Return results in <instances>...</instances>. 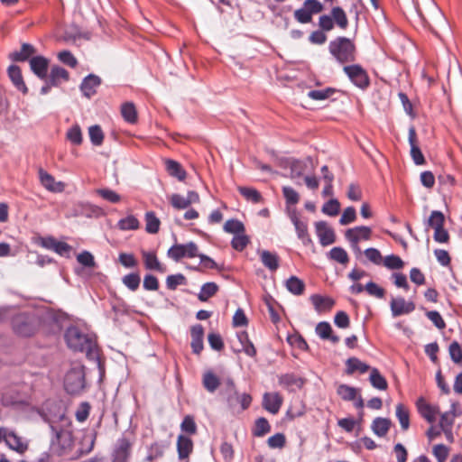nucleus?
<instances>
[{"mask_svg": "<svg viewBox=\"0 0 462 462\" xmlns=\"http://www.w3.org/2000/svg\"><path fill=\"white\" fill-rule=\"evenodd\" d=\"M49 317L50 313L42 310L31 313H19L13 318V328L19 336L30 337Z\"/></svg>", "mask_w": 462, "mask_h": 462, "instance_id": "nucleus-1", "label": "nucleus"}, {"mask_svg": "<svg viewBox=\"0 0 462 462\" xmlns=\"http://www.w3.org/2000/svg\"><path fill=\"white\" fill-rule=\"evenodd\" d=\"M68 346L74 351L85 352L88 356H96V341L93 336L81 332L76 327H70L65 333Z\"/></svg>", "mask_w": 462, "mask_h": 462, "instance_id": "nucleus-2", "label": "nucleus"}, {"mask_svg": "<svg viewBox=\"0 0 462 462\" xmlns=\"http://www.w3.org/2000/svg\"><path fill=\"white\" fill-rule=\"evenodd\" d=\"M328 50L339 63L353 62L356 60V45L349 38L337 37L329 42Z\"/></svg>", "mask_w": 462, "mask_h": 462, "instance_id": "nucleus-3", "label": "nucleus"}, {"mask_svg": "<svg viewBox=\"0 0 462 462\" xmlns=\"http://www.w3.org/2000/svg\"><path fill=\"white\" fill-rule=\"evenodd\" d=\"M51 430L55 432V439H52L51 448L59 456L68 455L73 447L72 432L69 429L57 430L51 426Z\"/></svg>", "mask_w": 462, "mask_h": 462, "instance_id": "nucleus-4", "label": "nucleus"}, {"mask_svg": "<svg viewBox=\"0 0 462 462\" xmlns=\"http://www.w3.org/2000/svg\"><path fill=\"white\" fill-rule=\"evenodd\" d=\"M85 386V373L83 366H73L65 375L64 388L70 394L79 393Z\"/></svg>", "mask_w": 462, "mask_h": 462, "instance_id": "nucleus-5", "label": "nucleus"}, {"mask_svg": "<svg viewBox=\"0 0 462 462\" xmlns=\"http://www.w3.org/2000/svg\"><path fill=\"white\" fill-rule=\"evenodd\" d=\"M198 246L194 242L175 244L167 252V256L175 262L184 257L194 258L198 255Z\"/></svg>", "mask_w": 462, "mask_h": 462, "instance_id": "nucleus-6", "label": "nucleus"}, {"mask_svg": "<svg viewBox=\"0 0 462 462\" xmlns=\"http://www.w3.org/2000/svg\"><path fill=\"white\" fill-rule=\"evenodd\" d=\"M344 72L350 81L361 89H365L370 84L367 72L358 64L345 66Z\"/></svg>", "mask_w": 462, "mask_h": 462, "instance_id": "nucleus-7", "label": "nucleus"}, {"mask_svg": "<svg viewBox=\"0 0 462 462\" xmlns=\"http://www.w3.org/2000/svg\"><path fill=\"white\" fill-rule=\"evenodd\" d=\"M372 230L365 226H360L354 228L347 229L346 232V238L356 249L360 250L357 246L361 240H369L371 238Z\"/></svg>", "mask_w": 462, "mask_h": 462, "instance_id": "nucleus-8", "label": "nucleus"}, {"mask_svg": "<svg viewBox=\"0 0 462 462\" xmlns=\"http://www.w3.org/2000/svg\"><path fill=\"white\" fill-rule=\"evenodd\" d=\"M316 234L322 246H328L335 243L336 235L334 230L325 221L315 223Z\"/></svg>", "mask_w": 462, "mask_h": 462, "instance_id": "nucleus-9", "label": "nucleus"}, {"mask_svg": "<svg viewBox=\"0 0 462 462\" xmlns=\"http://www.w3.org/2000/svg\"><path fill=\"white\" fill-rule=\"evenodd\" d=\"M171 206L176 209L188 208L191 204L199 202V196L196 191L190 190L188 192L187 197L180 194H172L170 197Z\"/></svg>", "mask_w": 462, "mask_h": 462, "instance_id": "nucleus-10", "label": "nucleus"}, {"mask_svg": "<svg viewBox=\"0 0 462 462\" xmlns=\"http://www.w3.org/2000/svg\"><path fill=\"white\" fill-rule=\"evenodd\" d=\"M390 308L393 317L396 318L411 313L415 310V304L402 297H396L392 299Z\"/></svg>", "mask_w": 462, "mask_h": 462, "instance_id": "nucleus-11", "label": "nucleus"}, {"mask_svg": "<svg viewBox=\"0 0 462 462\" xmlns=\"http://www.w3.org/2000/svg\"><path fill=\"white\" fill-rule=\"evenodd\" d=\"M408 140L411 146V157L413 162L416 165H423L426 162L425 158L420 148L419 147L416 131L413 126L409 128Z\"/></svg>", "mask_w": 462, "mask_h": 462, "instance_id": "nucleus-12", "label": "nucleus"}, {"mask_svg": "<svg viewBox=\"0 0 462 462\" xmlns=\"http://www.w3.org/2000/svg\"><path fill=\"white\" fill-rule=\"evenodd\" d=\"M417 409L419 413L430 423L436 420L438 414L439 413V408L437 405H431L428 403L424 398L420 397L418 399Z\"/></svg>", "mask_w": 462, "mask_h": 462, "instance_id": "nucleus-13", "label": "nucleus"}, {"mask_svg": "<svg viewBox=\"0 0 462 462\" xmlns=\"http://www.w3.org/2000/svg\"><path fill=\"white\" fill-rule=\"evenodd\" d=\"M32 71L41 79H46L49 60L43 56H34L29 60Z\"/></svg>", "mask_w": 462, "mask_h": 462, "instance_id": "nucleus-14", "label": "nucleus"}, {"mask_svg": "<svg viewBox=\"0 0 462 462\" xmlns=\"http://www.w3.org/2000/svg\"><path fill=\"white\" fill-rule=\"evenodd\" d=\"M282 404V397L278 393H265L263 397V408L271 412L276 414L280 411Z\"/></svg>", "mask_w": 462, "mask_h": 462, "instance_id": "nucleus-15", "label": "nucleus"}, {"mask_svg": "<svg viewBox=\"0 0 462 462\" xmlns=\"http://www.w3.org/2000/svg\"><path fill=\"white\" fill-rule=\"evenodd\" d=\"M290 218L295 226L298 238L301 240L304 245H311L312 240L309 235L307 224L300 220L296 212H292L290 215Z\"/></svg>", "mask_w": 462, "mask_h": 462, "instance_id": "nucleus-16", "label": "nucleus"}, {"mask_svg": "<svg viewBox=\"0 0 462 462\" xmlns=\"http://www.w3.org/2000/svg\"><path fill=\"white\" fill-rule=\"evenodd\" d=\"M39 177L42 185L51 192H62L65 184L61 181H56L54 177L43 170L39 171Z\"/></svg>", "mask_w": 462, "mask_h": 462, "instance_id": "nucleus-17", "label": "nucleus"}, {"mask_svg": "<svg viewBox=\"0 0 462 462\" xmlns=\"http://www.w3.org/2000/svg\"><path fill=\"white\" fill-rule=\"evenodd\" d=\"M131 446L127 439L122 438L118 439L114 450V462H128Z\"/></svg>", "mask_w": 462, "mask_h": 462, "instance_id": "nucleus-18", "label": "nucleus"}, {"mask_svg": "<svg viewBox=\"0 0 462 462\" xmlns=\"http://www.w3.org/2000/svg\"><path fill=\"white\" fill-rule=\"evenodd\" d=\"M100 84L101 79L99 77L94 74H89L83 79L80 85V90L86 97L89 98L96 94L97 88Z\"/></svg>", "mask_w": 462, "mask_h": 462, "instance_id": "nucleus-19", "label": "nucleus"}, {"mask_svg": "<svg viewBox=\"0 0 462 462\" xmlns=\"http://www.w3.org/2000/svg\"><path fill=\"white\" fill-rule=\"evenodd\" d=\"M279 383L289 391L294 392L303 386L304 381L293 374H285L279 376Z\"/></svg>", "mask_w": 462, "mask_h": 462, "instance_id": "nucleus-20", "label": "nucleus"}, {"mask_svg": "<svg viewBox=\"0 0 462 462\" xmlns=\"http://www.w3.org/2000/svg\"><path fill=\"white\" fill-rule=\"evenodd\" d=\"M36 49L30 43H23L20 51L11 52L8 57L11 60L16 62H23L27 60L30 57H34Z\"/></svg>", "mask_w": 462, "mask_h": 462, "instance_id": "nucleus-21", "label": "nucleus"}, {"mask_svg": "<svg viewBox=\"0 0 462 462\" xmlns=\"http://www.w3.org/2000/svg\"><path fill=\"white\" fill-rule=\"evenodd\" d=\"M191 347L193 353L199 355L203 349L204 328L201 325H195L191 328Z\"/></svg>", "mask_w": 462, "mask_h": 462, "instance_id": "nucleus-22", "label": "nucleus"}, {"mask_svg": "<svg viewBox=\"0 0 462 462\" xmlns=\"http://www.w3.org/2000/svg\"><path fill=\"white\" fill-rule=\"evenodd\" d=\"M262 263L271 272H275L280 265V258L276 253L267 250L259 251Z\"/></svg>", "mask_w": 462, "mask_h": 462, "instance_id": "nucleus-23", "label": "nucleus"}, {"mask_svg": "<svg viewBox=\"0 0 462 462\" xmlns=\"http://www.w3.org/2000/svg\"><path fill=\"white\" fill-rule=\"evenodd\" d=\"M8 76L18 90L22 91L23 94L27 93L28 88L23 81L21 69L18 66L11 65L8 68Z\"/></svg>", "mask_w": 462, "mask_h": 462, "instance_id": "nucleus-24", "label": "nucleus"}, {"mask_svg": "<svg viewBox=\"0 0 462 462\" xmlns=\"http://www.w3.org/2000/svg\"><path fill=\"white\" fill-rule=\"evenodd\" d=\"M391 425L389 419L377 417L373 420L371 430L377 437L383 438L388 433Z\"/></svg>", "mask_w": 462, "mask_h": 462, "instance_id": "nucleus-25", "label": "nucleus"}, {"mask_svg": "<svg viewBox=\"0 0 462 462\" xmlns=\"http://www.w3.org/2000/svg\"><path fill=\"white\" fill-rule=\"evenodd\" d=\"M69 79V72L60 66H53L48 78L51 85L54 87L59 86L62 81H68Z\"/></svg>", "mask_w": 462, "mask_h": 462, "instance_id": "nucleus-26", "label": "nucleus"}, {"mask_svg": "<svg viewBox=\"0 0 462 462\" xmlns=\"http://www.w3.org/2000/svg\"><path fill=\"white\" fill-rule=\"evenodd\" d=\"M142 255L146 269L157 271L160 273L165 272V268L159 262L155 253L143 251Z\"/></svg>", "mask_w": 462, "mask_h": 462, "instance_id": "nucleus-27", "label": "nucleus"}, {"mask_svg": "<svg viewBox=\"0 0 462 462\" xmlns=\"http://www.w3.org/2000/svg\"><path fill=\"white\" fill-rule=\"evenodd\" d=\"M165 167L167 172L171 176L179 180L182 181L186 178V171L183 169V167L176 161L167 159L165 161Z\"/></svg>", "mask_w": 462, "mask_h": 462, "instance_id": "nucleus-28", "label": "nucleus"}, {"mask_svg": "<svg viewBox=\"0 0 462 462\" xmlns=\"http://www.w3.org/2000/svg\"><path fill=\"white\" fill-rule=\"evenodd\" d=\"M310 300L318 312L329 310L335 304V301L331 298L318 294L312 295Z\"/></svg>", "mask_w": 462, "mask_h": 462, "instance_id": "nucleus-29", "label": "nucleus"}, {"mask_svg": "<svg viewBox=\"0 0 462 462\" xmlns=\"http://www.w3.org/2000/svg\"><path fill=\"white\" fill-rule=\"evenodd\" d=\"M4 439L10 448L19 453H23L27 449V444L13 432H5Z\"/></svg>", "mask_w": 462, "mask_h": 462, "instance_id": "nucleus-30", "label": "nucleus"}, {"mask_svg": "<svg viewBox=\"0 0 462 462\" xmlns=\"http://www.w3.org/2000/svg\"><path fill=\"white\" fill-rule=\"evenodd\" d=\"M193 443L192 440L186 436L180 435L177 440V448L179 457L180 459L187 458L192 451Z\"/></svg>", "mask_w": 462, "mask_h": 462, "instance_id": "nucleus-31", "label": "nucleus"}, {"mask_svg": "<svg viewBox=\"0 0 462 462\" xmlns=\"http://www.w3.org/2000/svg\"><path fill=\"white\" fill-rule=\"evenodd\" d=\"M316 333L320 338L330 340L334 344L339 341V337L332 334V328L328 322H319L316 327Z\"/></svg>", "mask_w": 462, "mask_h": 462, "instance_id": "nucleus-32", "label": "nucleus"}, {"mask_svg": "<svg viewBox=\"0 0 462 462\" xmlns=\"http://www.w3.org/2000/svg\"><path fill=\"white\" fill-rule=\"evenodd\" d=\"M346 373L348 374H352L355 372H359L360 374H365L367 371H370V366L359 360L356 357H350L346 362Z\"/></svg>", "mask_w": 462, "mask_h": 462, "instance_id": "nucleus-33", "label": "nucleus"}, {"mask_svg": "<svg viewBox=\"0 0 462 462\" xmlns=\"http://www.w3.org/2000/svg\"><path fill=\"white\" fill-rule=\"evenodd\" d=\"M369 381L372 386L377 390L384 391L388 387L386 379L380 374L377 368H371Z\"/></svg>", "mask_w": 462, "mask_h": 462, "instance_id": "nucleus-34", "label": "nucleus"}, {"mask_svg": "<svg viewBox=\"0 0 462 462\" xmlns=\"http://www.w3.org/2000/svg\"><path fill=\"white\" fill-rule=\"evenodd\" d=\"M327 255L328 259L344 265L349 262L347 252L340 246L333 247Z\"/></svg>", "mask_w": 462, "mask_h": 462, "instance_id": "nucleus-35", "label": "nucleus"}, {"mask_svg": "<svg viewBox=\"0 0 462 462\" xmlns=\"http://www.w3.org/2000/svg\"><path fill=\"white\" fill-rule=\"evenodd\" d=\"M230 406H234L235 402L241 404L242 410L247 409L252 402V397L248 393L239 394L236 391L233 394H230L227 398Z\"/></svg>", "mask_w": 462, "mask_h": 462, "instance_id": "nucleus-36", "label": "nucleus"}, {"mask_svg": "<svg viewBox=\"0 0 462 462\" xmlns=\"http://www.w3.org/2000/svg\"><path fill=\"white\" fill-rule=\"evenodd\" d=\"M238 340L242 346V350L251 357H254L256 356V349L254 346V344L251 342V340L248 337V335L246 332H240L237 334Z\"/></svg>", "mask_w": 462, "mask_h": 462, "instance_id": "nucleus-37", "label": "nucleus"}, {"mask_svg": "<svg viewBox=\"0 0 462 462\" xmlns=\"http://www.w3.org/2000/svg\"><path fill=\"white\" fill-rule=\"evenodd\" d=\"M333 22L341 29L345 30L348 25V20L345 11L339 7H333L331 10Z\"/></svg>", "mask_w": 462, "mask_h": 462, "instance_id": "nucleus-38", "label": "nucleus"}, {"mask_svg": "<svg viewBox=\"0 0 462 462\" xmlns=\"http://www.w3.org/2000/svg\"><path fill=\"white\" fill-rule=\"evenodd\" d=\"M287 290L294 295H301L305 289L303 281L296 276H291L286 281Z\"/></svg>", "mask_w": 462, "mask_h": 462, "instance_id": "nucleus-39", "label": "nucleus"}, {"mask_svg": "<svg viewBox=\"0 0 462 462\" xmlns=\"http://www.w3.org/2000/svg\"><path fill=\"white\" fill-rule=\"evenodd\" d=\"M337 393L344 401H354L358 395V389L347 384H340L337 389Z\"/></svg>", "mask_w": 462, "mask_h": 462, "instance_id": "nucleus-40", "label": "nucleus"}, {"mask_svg": "<svg viewBox=\"0 0 462 462\" xmlns=\"http://www.w3.org/2000/svg\"><path fill=\"white\" fill-rule=\"evenodd\" d=\"M218 291V286L215 282H206L201 286L198 298L201 301H207L214 296Z\"/></svg>", "mask_w": 462, "mask_h": 462, "instance_id": "nucleus-41", "label": "nucleus"}, {"mask_svg": "<svg viewBox=\"0 0 462 462\" xmlns=\"http://www.w3.org/2000/svg\"><path fill=\"white\" fill-rule=\"evenodd\" d=\"M121 114L124 119L130 124H134L137 121V112L133 103L127 102L123 104Z\"/></svg>", "mask_w": 462, "mask_h": 462, "instance_id": "nucleus-42", "label": "nucleus"}, {"mask_svg": "<svg viewBox=\"0 0 462 462\" xmlns=\"http://www.w3.org/2000/svg\"><path fill=\"white\" fill-rule=\"evenodd\" d=\"M383 265L389 270H400L404 267V262L396 254H389L383 258Z\"/></svg>", "mask_w": 462, "mask_h": 462, "instance_id": "nucleus-43", "label": "nucleus"}, {"mask_svg": "<svg viewBox=\"0 0 462 462\" xmlns=\"http://www.w3.org/2000/svg\"><path fill=\"white\" fill-rule=\"evenodd\" d=\"M396 417L401 424L402 429L403 430H407L410 426L409 411L407 408L402 403H399L396 406Z\"/></svg>", "mask_w": 462, "mask_h": 462, "instance_id": "nucleus-44", "label": "nucleus"}, {"mask_svg": "<svg viewBox=\"0 0 462 462\" xmlns=\"http://www.w3.org/2000/svg\"><path fill=\"white\" fill-rule=\"evenodd\" d=\"M146 231L149 234H156L160 228V219L152 211L145 214Z\"/></svg>", "mask_w": 462, "mask_h": 462, "instance_id": "nucleus-45", "label": "nucleus"}, {"mask_svg": "<svg viewBox=\"0 0 462 462\" xmlns=\"http://www.w3.org/2000/svg\"><path fill=\"white\" fill-rule=\"evenodd\" d=\"M240 194L248 201L253 203H259L262 200V196L255 189L250 187H239Z\"/></svg>", "mask_w": 462, "mask_h": 462, "instance_id": "nucleus-46", "label": "nucleus"}, {"mask_svg": "<svg viewBox=\"0 0 462 462\" xmlns=\"http://www.w3.org/2000/svg\"><path fill=\"white\" fill-rule=\"evenodd\" d=\"M122 282L130 291H134L140 286L141 278H140V275L138 273H132L125 275L122 278Z\"/></svg>", "mask_w": 462, "mask_h": 462, "instance_id": "nucleus-47", "label": "nucleus"}, {"mask_svg": "<svg viewBox=\"0 0 462 462\" xmlns=\"http://www.w3.org/2000/svg\"><path fill=\"white\" fill-rule=\"evenodd\" d=\"M224 230L226 233L238 235L241 233H245V226L244 224L237 219H229L224 225Z\"/></svg>", "mask_w": 462, "mask_h": 462, "instance_id": "nucleus-48", "label": "nucleus"}, {"mask_svg": "<svg viewBox=\"0 0 462 462\" xmlns=\"http://www.w3.org/2000/svg\"><path fill=\"white\" fill-rule=\"evenodd\" d=\"M219 379L213 373L208 372L203 376V385L210 393H214L219 386Z\"/></svg>", "mask_w": 462, "mask_h": 462, "instance_id": "nucleus-49", "label": "nucleus"}, {"mask_svg": "<svg viewBox=\"0 0 462 462\" xmlns=\"http://www.w3.org/2000/svg\"><path fill=\"white\" fill-rule=\"evenodd\" d=\"M271 431V426L265 418H258L255 421L254 435L255 437H263Z\"/></svg>", "mask_w": 462, "mask_h": 462, "instance_id": "nucleus-50", "label": "nucleus"}, {"mask_svg": "<svg viewBox=\"0 0 462 462\" xmlns=\"http://www.w3.org/2000/svg\"><path fill=\"white\" fill-rule=\"evenodd\" d=\"M88 135L90 138L91 143L96 145L99 146L102 144L104 141V134L99 125H92L88 128Z\"/></svg>", "mask_w": 462, "mask_h": 462, "instance_id": "nucleus-51", "label": "nucleus"}, {"mask_svg": "<svg viewBox=\"0 0 462 462\" xmlns=\"http://www.w3.org/2000/svg\"><path fill=\"white\" fill-rule=\"evenodd\" d=\"M445 217L444 214L439 210L431 212L429 219L428 226L432 227L434 230L444 226Z\"/></svg>", "mask_w": 462, "mask_h": 462, "instance_id": "nucleus-52", "label": "nucleus"}, {"mask_svg": "<svg viewBox=\"0 0 462 462\" xmlns=\"http://www.w3.org/2000/svg\"><path fill=\"white\" fill-rule=\"evenodd\" d=\"M95 192L110 203H118L121 200V196L110 189H97Z\"/></svg>", "mask_w": 462, "mask_h": 462, "instance_id": "nucleus-53", "label": "nucleus"}, {"mask_svg": "<svg viewBox=\"0 0 462 462\" xmlns=\"http://www.w3.org/2000/svg\"><path fill=\"white\" fill-rule=\"evenodd\" d=\"M340 203L336 199H331L326 202L322 207V212L325 215L334 217L339 213Z\"/></svg>", "mask_w": 462, "mask_h": 462, "instance_id": "nucleus-54", "label": "nucleus"}, {"mask_svg": "<svg viewBox=\"0 0 462 462\" xmlns=\"http://www.w3.org/2000/svg\"><path fill=\"white\" fill-rule=\"evenodd\" d=\"M121 230H135L139 227V221L134 216H128L118 222Z\"/></svg>", "mask_w": 462, "mask_h": 462, "instance_id": "nucleus-55", "label": "nucleus"}, {"mask_svg": "<svg viewBox=\"0 0 462 462\" xmlns=\"http://www.w3.org/2000/svg\"><path fill=\"white\" fill-rule=\"evenodd\" d=\"M365 257L367 260L371 263H373L375 265H381L383 264V258L381 254L380 251L376 248L370 247L365 250L364 252Z\"/></svg>", "mask_w": 462, "mask_h": 462, "instance_id": "nucleus-56", "label": "nucleus"}, {"mask_svg": "<svg viewBox=\"0 0 462 462\" xmlns=\"http://www.w3.org/2000/svg\"><path fill=\"white\" fill-rule=\"evenodd\" d=\"M67 139L75 145H79L82 143V133L80 127L76 125L70 127L67 132Z\"/></svg>", "mask_w": 462, "mask_h": 462, "instance_id": "nucleus-57", "label": "nucleus"}, {"mask_svg": "<svg viewBox=\"0 0 462 462\" xmlns=\"http://www.w3.org/2000/svg\"><path fill=\"white\" fill-rule=\"evenodd\" d=\"M432 454L438 462H446L449 454V448L444 444H437L432 448Z\"/></svg>", "mask_w": 462, "mask_h": 462, "instance_id": "nucleus-58", "label": "nucleus"}, {"mask_svg": "<svg viewBox=\"0 0 462 462\" xmlns=\"http://www.w3.org/2000/svg\"><path fill=\"white\" fill-rule=\"evenodd\" d=\"M282 194L287 204L295 205L300 200L299 193L291 187H282Z\"/></svg>", "mask_w": 462, "mask_h": 462, "instance_id": "nucleus-59", "label": "nucleus"}, {"mask_svg": "<svg viewBox=\"0 0 462 462\" xmlns=\"http://www.w3.org/2000/svg\"><path fill=\"white\" fill-rule=\"evenodd\" d=\"M290 169H291V179L295 180L303 175L305 164L301 161L291 160L290 162Z\"/></svg>", "mask_w": 462, "mask_h": 462, "instance_id": "nucleus-60", "label": "nucleus"}, {"mask_svg": "<svg viewBox=\"0 0 462 462\" xmlns=\"http://www.w3.org/2000/svg\"><path fill=\"white\" fill-rule=\"evenodd\" d=\"M185 283L186 278L181 273L169 275L166 279V285L169 290H175L179 285Z\"/></svg>", "mask_w": 462, "mask_h": 462, "instance_id": "nucleus-61", "label": "nucleus"}, {"mask_svg": "<svg viewBox=\"0 0 462 462\" xmlns=\"http://www.w3.org/2000/svg\"><path fill=\"white\" fill-rule=\"evenodd\" d=\"M249 243V238L245 233L236 235L231 242L232 247L236 251H243Z\"/></svg>", "mask_w": 462, "mask_h": 462, "instance_id": "nucleus-62", "label": "nucleus"}, {"mask_svg": "<svg viewBox=\"0 0 462 462\" xmlns=\"http://www.w3.org/2000/svg\"><path fill=\"white\" fill-rule=\"evenodd\" d=\"M365 289L370 296H374L378 299H383L385 294L383 288L380 287L374 282H369L365 284Z\"/></svg>", "mask_w": 462, "mask_h": 462, "instance_id": "nucleus-63", "label": "nucleus"}, {"mask_svg": "<svg viewBox=\"0 0 462 462\" xmlns=\"http://www.w3.org/2000/svg\"><path fill=\"white\" fill-rule=\"evenodd\" d=\"M448 352L453 362L456 364L462 362V350L457 342L454 341L449 345Z\"/></svg>", "mask_w": 462, "mask_h": 462, "instance_id": "nucleus-64", "label": "nucleus"}]
</instances>
